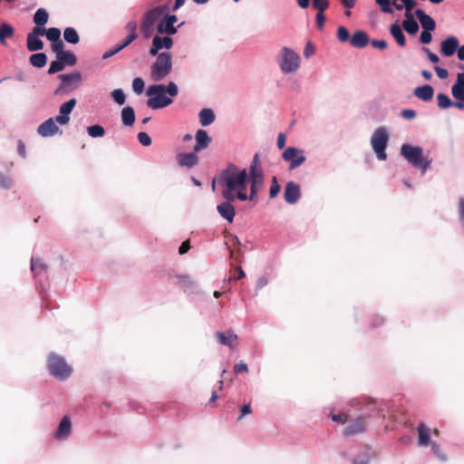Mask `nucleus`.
<instances>
[{
  "label": "nucleus",
  "mask_w": 464,
  "mask_h": 464,
  "mask_svg": "<svg viewBox=\"0 0 464 464\" xmlns=\"http://www.w3.org/2000/svg\"><path fill=\"white\" fill-rule=\"evenodd\" d=\"M196 144L193 147L195 152L207 149L211 143V138L205 130H198L195 135Z\"/></svg>",
  "instance_id": "obj_20"
},
{
  "label": "nucleus",
  "mask_w": 464,
  "mask_h": 464,
  "mask_svg": "<svg viewBox=\"0 0 464 464\" xmlns=\"http://www.w3.org/2000/svg\"><path fill=\"white\" fill-rule=\"evenodd\" d=\"M160 15L155 7L148 10L142 17L143 22L155 25V24L160 19Z\"/></svg>",
  "instance_id": "obj_37"
},
{
  "label": "nucleus",
  "mask_w": 464,
  "mask_h": 464,
  "mask_svg": "<svg viewBox=\"0 0 464 464\" xmlns=\"http://www.w3.org/2000/svg\"><path fill=\"white\" fill-rule=\"evenodd\" d=\"M279 65L285 73L295 72L300 66V56L288 47H283Z\"/></svg>",
  "instance_id": "obj_10"
},
{
  "label": "nucleus",
  "mask_w": 464,
  "mask_h": 464,
  "mask_svg": "<svg viewBox=\"0 0 464 464\" xmlns=\"http://www.w3.org/2000/svg\"><path fill=\"white\" fill-rule=\"evenodd\" d=\"M236 200L237 199H224L223 202L217 206L218 213L228 223H232L236 216V209L232 205V203Z\"/></svg>",
  "instance_id": "obj_15"
},
{
  "label": "nucleus",
  "mask_w": 464,
  "mask_h": 464,
  "mask_svg": "<svg viewBox=\"0 0 464 464\" xmlns=\"http://www.w3.org/2000/svg\"><path fill=\"white\" fill-rule=\"evenodd\" d=\"M72 423L68 416H64L55 432V438L58 440H66L71 434Z\"/></svg>",
  "instance_id": "obj_22"
},
{
  "label": "nucleus",
  "mask_w": 464,
  "mask_h": 464,
  "mask_svg": "<svg viewBox=\"0 0 464 464\" xmlns=\"http://www.w3.org/2000/svg\"><path fill=\"white\" fill-rule=\"evenodd\" d=\"M415 15L419 19L421 27L426 31H434L436 28V23L434 19L427 14L422 9H416Z\"/></svg>",
  "instance_id": "obj_21"
},
{
  "label": "nucleus",
  "mask_w": 464,
  "mask_h": 464,
  "mask_svg": "<svg viewBox=\"0 0 464 464\" xmlns=\"http://www.w3.org/2000/svg\"><path fill=\"white\" fill-rule=\"evenodd\" d=\"M422 51L427 54L428 59H429L431 63H438V62L440 61L439 56H438L436 53H432V52L430 50V48H428V47H422Z\"/></svg>",
  "instance_id": "obj_58"
},
{
  "label": "nucleus",
  "mask_w": 464,
  "mask_h": 464,
  "mask_svg": "<svg viewBox=\"0 0 464 464\" xmlns=\"http://www.w3.org/2000/svg\"><path fill=\"white\" fill-rule=\"evenodd\" d=\"M391 34L393 36V38L396 40L397 44L400 46H405L406 44V38L402 32L401 27L397 24L394 23L391 25L390 29Z\"/></svg>",
  "instance_id": "obj_30"
},
{
  "label": "nucleus",
  "mask_w": 464,
  "mask_h": 464,
  "mask_svg": "<svg viewBox=\"0 0 464 464\" xmlns=\"http://www.w3.org/2000/svg\"><path fill=\"white\" fill-rule=\"evenodd\" d=\"M172 70L171 54L168 52L160 53L156 61L151 65L150 78L154 82H160L167 77Z\"/></svg>",
  "instance_id": "obj_6"
},
{
  "label": "nucleus",
  "mask_w": 464,
  "mask_h": 464,
  "mask_svg": "<svg viewBox=\"0 0 464 464\" xmlns=\"http://www.w3.org/2000/svg\"><path fill=\"white\" fill-rule=\"evenodd\" d=\"M216 336L220 344L232 348L233 343L237 339V335L233 331H227V334L223 332H217Z\"/></svg>",
  "instance_id": "obj_25"
},
{
  "label": "nucleus",
  "mask_w": 464,
  "mask_h": 464,
  "mask_svg": "<svg viewBox=\"0 0 464 464\" xmlns=\"http://www.w3.org/2000/svg\"><path fill=\"white\" fill-rule=\"evenodd\" d=\"M422 152V148L419 146L403 144L401 148V156L413 167L420 169L423 174L430 168L431 160L424 158Z\"/></svg>",
  "instance_id": "obj_5"
},
{
  "label": "nucleus",
  "mask_w": 464,
  "mask_h": 464,
  "mask_svg": "<svg viewBox=\"0 0 464 464\" xmlns=\"http://www.w3.org/2000/svg\"><path fill=\"white\" fill-rule=\"evenodd\" d=\"M376 3L380 5L383 13L392 14L393 12L389 0H376Z\"/></svg>",
  "instance_id": "obj_54"
},
{
  "label": "nucleus",
  "mask_w": 464,
  "mask_h": 464,
  "mask_svg": "<svg viewBox=\"0 0 464 464\" xmlns=\"http://www.w3.org/2000/svg\"><path fill=\"white\" fill-rule=\"evenodd\" d=\"M131 44L130 37H126L121 43L118 44L116 46H114L112 49L105 52L102 54V59L106 60L113 56L114 54L118 53L121 50H123L125 47L130 45Z\"/></svg>",
  "instance_id": "obj_32"
},
{
  "label": "nucleus",
  "mask_w": 464,
  "mask_h": 464,
  "mask_svg": "<svg viewBox=\"0 0 464 464\" xmlns=\"http://www.w3.org/2000/svg\"><path fill=\"white\" fill-rule=\"evenodd\" d=\"M30 63L36 68H43L47 63V56L44 53H34L29 58Z\"/></svg>",
  "instance_id": "obj_33"
},
{
  "label": "nucleus",
  "mask_w": 464,
  "mask_h": 464,
  "mask_svg": "<svg viewBox=\"0 0 464 464\" xmlns=\"http://www.w3.org/2000/svg\"><path fill=\"white\" fill-rule=\"evenodd\" d=\"M199 122L203 127L212 124L215 121V113L212 109L204 108L199 111L198 114Z\"/></svg>",
  "instance_id": "obj_29"
},
{
  "label": "nucleus",
  "mask_w": 464,
  "mask_h": 464,
  "mask_svg": "<svg viewBox=\"0 0 464 464\" xmlns=\"http://www.w3.org/2000/svg\"><path fill=\"white\" fill-rule=\"evenodd\" d=\"M48 369L53 376L58 380L67 379L72 372L63 357L51 353L48 359Z\"/></svg>",
  "instance_id": "obj_9"
},
{
  "label": "nucleus",
  "mask_w": 464,
  "mask_h": 464,
  "mask_svg": "<svg viewBox=\"0 0 464 464\" xmlns=\"http://www.w3.org/2000/svg\"><path fill=\"white\" fill-rule=\"evenodd\" d=\"M178 21L176 14H166L164 17L159 22L157 31L160 34L173 35L177 34L178 29L180 28L185 23L182 22L177 26L175 24Z\"/></svg>",
  "instance_id": "obj_11"
},
{
  "label": "nucleus",
  "mask_w": 464,
  "mask_h": 464,
  "mask_svg": "<svg viewBox=\"0 0 464 464\" xmlns=\"http://www.w3.org/2000/svg\"><path fill=\"white\" fill-rule=\"evenodd\" d=\"M337 38L340 42L345 43L351 39L349 31L344 26H339L337 30Z\"/></svg>",
  "instance_id": "obj_49"
},
{
  "label": "nucleus",
  "mask_w": 464,
  "mask_h": 464,
  "mask_svg": "<svg viewBox=\"0 0 464 464\" xmlns=\"http://www.w3.org/2000/svg\"><path fill=\"white\" fill-rule=\"evenodd\" d=\"M265 180L263 168L260 166L258 154H255L248 169V182L250 183V193H246L247 200H254Z\"/></svg>",
  "instance_id": "obj_4"
},
{
  "label": "nucleus",
  "mask_w": 464,
  "mask_h": 464,
  "mask_svg": "<svg viewBox=\"0 0 464 464\" xmlns=\"http://www.w3.org/2000/svg\"><path fill=\"white\" fill-rule=\"evenodd\" d=\"M63 68H64V65H63V62L60 59L56 58V61H53L50 63V66H49V69H48V73L49 74H54V73H56L58 72L63 71Z\"/></svg>",
  "instance_id": "obj_47"
},
{
  "label": "nucleus",
  "mask_w": 464,
  "mask_h": 464,
  "mask_svg": "<svg viewBox=\"0 0 464 464\" xmlns=\"http://www.w3.org/2000/svg\"><path fill=\"white\" fill-rule=\"evenodd\" d=\"M401 115L406 120H412L416 117V111L412 109H404L401 111Z\"/></svg>",
  "instance_id": "obj_62"
},
{
  "label": "nucleus",
  "mask_w": 464,
  "mask_h": 464,
  "mask_svg": "<svg viewBox=\"0 0 464 464\" xmlns=\"http://www.w3.org/2000/svg\"><path fill=\"white\" fill-rule=\"evenodd\" d=\"M153 42L157 44L159 48L161 50L163 48L165 49H170L173 45V40L170 37V35H166L163 37H160V35H155L153 37Z\"/></svg>",
  "instance_id": "obj_34"
},
{
  "label": "nucleus",
  "mask_w": 464,
  "mask_h": 464,
  "mask_svg": "<svg viewBox=\"0 0 464 464\" xmlns=\"http://www.w3.org/2000/svg\"><path fill=\"white\" fill-rule=\"evenodd\" d=\"M198 152L192 150L191 152L186 153L181 152L177 156L178 163L181 167H187L188 169L193 168L198 163Z\"/></svg>",
  "instance_id": "obj_19"
},
{
  "label": "nucleus",
  "mask_w": 464,
  "mask_h": 464,
  "mask_svg": "<svg viewBox=\"0 0 464 464\" xmlns=\"http://www.w3.org/2000/svg\"><path fill=\"white\" fill-rule=\"evenodd\" d=\"M350 43L355 48H363L369 44V36L364 31L358 30L352 35Z\"/></svg>",
  "instance_id": "obj_24"
},
{
  "label": "nucleus",
  "mask_w": 464,
  "mask_h": 464,
  "mask_svg": "<svg viewBox=\"0 0 464 464\" xmlns=\"http://www.w3.org/2000/svg\"><path fill=\"white\" fill-rule=\"evenodd\" d=\"M48 13L44 8H39L34 15V22L37 25L36 27H41L44 25L48 21Z\"/></svg>",
  "instance_id": "obj_35"
},
{
  "label": "nucleus",
  "mask_w": 464,
  "mask_h": 464,
  "mask_svg": "<svg viewBox=\"0 0 464 464\" xmlns=\"http://www.w3.org/2000/svg\"><path fill=\"white\" fill-rule=\"evenodd\" d=\"M44 34L46 35V38L52 43H55L61 40V31L56 27L45 29Z\"/></svg>",
  "instance_id": "obj_43"
},
{
  "label": "nucleus",
  "mask_w": 464,
  "mask_h": 464,
  "mask_svg": "<svg viewBox=\"0 0 464 464\" xmlns=\"http://www.w3.org/2000/svg\"><path fill=\"white\" fill-rule=\"evenodd\" d=\"M45 29L43 27H34L31 33L27 34V49L30 52L40 51L44 48V43L40 39V35H44Z\"/></svg>",
  "instance_id": "obj_13"
},
{
  "label": "nucleus",
  "mask_w": 464,
  "mask_h": 464,
  "mask_svg": "<svg viewBox=\"0 0 464 464\" xmlns=\"http://www.w3.org/2000/svg\"><path fill=\"white\" fill-rule=\"evenodd\" d=\"M459 42L456 36H449L440 44V53L445 57L452 56L459 48Z\"/></svg>",
  "instance_id": "obj_18"
},
{
  "label": "nucleus",
  "mask_w": 464,
  "mask_h": 464,
  "mask_svg": "<svg viewBox=\"0 0 464 464\" xmlns=\"http://www.w3.org/2000/svg\"><path fill=\"white\" fill-rule=\"evenodd\" d=\"M154 26L155 25H153V24H150L141 21L140 30H141V33H142L144 38L150 37V35L152 34V33L154 31Z\"/></svg>",
  "instance_id": "obj_50"
},
{
  "label": "nucleus",
  "mask_w": 464,
  "mask_h": 464,
  "mask_svg": "<svg viewBox=\"0 0 464 464\" xmlns=\"http://www.w3.org/2000/svg\"><path fill=\"white\" fill-rule=\"evenodd\" d=\"M60 130L59 127L56 125V121L53 118H49L41 123L37 128V133L41 137H52L58 133Z\"/></svg>",
  "instance_id": "obj_17"
},
{
  "label": "nucleus",
  "mask_w": 464,
  "mask_h": 464,
  "mask_svg": "<svg viewBox=\"0 0 464 464\" xmlns=\"http://www.w3.org/2000/svg\"><path fill=\"white\" fill-rule=\"evenodd\" d=\"M418 443L420 446H427L430 444V429L426 427L423 423L419 424L418 426Z\"/></svg>",
  "instance_id": "obj_27"
},
{
  "label": "nucleus",
  "mask_w": 464,
  "mask_h": 464,
  "mask_svg": "<svg viewBox=\"0 0 464 464\" xmlns=\"http://www.w3.org/2000/svg\"><path fill=\"white\" fill-rule=\"evenodd\" d=\"M313 7L318 12H324L329 7L328 0H313Z\"/></svg>",
  "instance_id": "obj_51"
},
{
  "label": "nucleus",
  "mask_w": 464,
  "mask_h": 464,
  "mask_svg": "<svg viewBox=\"0 0 464 464\" xmlns=\"http://www.w3.org/2000/svg\"><path fill=\"white\" fill-rule=\"evenodd\" d=\"M234 372L236 374H239V373H242V372H248V367H247V364L243 362H240L239 363H237L235 366H234Z\"/></svg>",
  "instance_id": "obj_59"
},
{
  "label": "nucleus",
  "mask_w": 464,
  "mask_h": 464,
  "mask_svg": "<svg viewBox=\"0 0 464 464\" xmlns=\"http://www.w3.org/2000/svg\"><path fill=\"white\" fill-rule=\"evenodd\" d=\"M63 42L62 40H59L55 43H52V50L56 53V58L63 53Z\"/></svg>",
  "instance_id": "obj_55"
},
{
  "label": "nucleus",
  "mask_w": 464,
  "mask_h": 464,
  "mask_svg": "<svg viewBox=\"0 0 464 464\" xmlns=\"http://www.w3.org/2000/svg\"><path fill=\"white\" fill-rule=\"evenodd\" d=\"M406 19L402 23L403 29L410 34H415L419 31V24L411 13H405Z\"/></svg>",
  "instance_id": "obj_28"
},
{
  "label": "nucleus",
  "mask_w": 464,
  "mask_h": 464,
  "mask_svg": "<svg viewBox=\"0 0 464 464\" xmlns=\"http://www.w3.org/2000/svg\"><path fill=\"white\" fill-rule=\"evenodd\" d=\"M14 34V27L7 24L2 23L0 24V44L2 45H6V39L11 38Z\"/></svg>",
  "instance_id": "obj_31"
},
{
  "label": "nucleus",
  "mask_w": 464,
  "mask_h": 464,
  "mask_svg": "<svg viewBox=\"0 0 464 464\" xmlns=\"http://www.w3.org/2000/svg\"><path fill=\"white\" fill-rule=\"evenodd\" d=\"M331 419L335 422L345 423L348 420V415L345 413L332 414Z\"/></svg>",
  "instance_id": "obj_60"
},
{
  "label": "nucleus",
  "mask_w": 464,
  "mask_h": 464,
  "mask_svg": "<svg viewBox=\"0 0 464 464\" xmlns=\"http://www.w3.org/2000/svg\"><path fill=\"white\" fill-rule=\"evenodd\" d=\"M121 122L124 126L130 127L135 122V111L130 106H126L121 112Z\"/></svg>",
  "instance_id": "obj_26"
},
{
  "label": "nucleus",
  "mask_w": 464,
  "mask_h": 464,
  "mask_svg": "<svg viewBox=\"0 0 464 464\" xmlns=\"http://www.w3.org/2000/svg\"><path fill=\"white\" fill-rule=\"evenodd\" d=\"M388 141L389 133L387 129L384 127L377 128L372 136L371 144L379 160H385L387 159L385 150L387 148Z\"/></svg>",
  "instance_id": "obj_7"
},
{
  "label": "nucleus",
  "mask_w": 464,
  "mask_h": 464,
  "mask_svg": "<svg viewBox=\"0 0 464 464\" xmlns=\"http://www.w3.org/2000/svg\"><path fill=\"white\" fill-rule=\"evenodd\" d=\"M47 266L44 263L41 261L38 257L31 258V270L32 272L37 276L39 272L44 271L46 272Z\"/></svg>",
  "instance_id": "obj_40"
},
{
  "label": "nucleus",
  "mask_w": 464,
  "mask_h": 464,
  "mask_svg": "<svg viewBox=\"0 0 464 464\" xmlns=\"http://www.w3.org/2000/svg\"><path fill=\"white\" fill-rule=\"evenodd\" d=\"M370 459V448L362 447L360 454L353 459V464H368Z\"/></svg>",
  "instance_id": "obj_39"
},
{
  "label": "nucleus",
  "mask_w": 464,
  "mask_h": 464,
  "mask_svg": "<svg viewBox=\"0 0 464 464\" xmlns=\"http://www.w3.org/2000/svg\"><path fill=\"white\" fill-rule=\"evenodd\" d=\"M451 94L456 100L464 101V89L459 88L458 85H452Z\"/></svg>",
  "instance_id": "obj_52"
},
{
  "label": "nucleus",
  "mask_w": 464,
  "mask_h": 464,
  "mask_svg": "<svg viewBox=\"0 0 464 464\" xmlns=\"http://www.w3.org/2000/svg\"><path fill=\"white\" fill-rule=\"evenodd\" d=\"M284 198L288 204H295L301 198L300 185L294 181L287 182L285 188Z\"/></svg>",
  "instance_id": "obj_16"
},
{
  "label": "nucleus",
  "mask_w": 464,
  "mask_h": 464,
  "mask_svg": "<svg viewBox=\"0 0 464 464\" xmlns=\"http://www.w3.org/2000/svg\"><path fill=\"white\" fill-rule=\"evenodd\" d=\"M413 93L420 100L429 102L433 98L434 89L431 85L425 84L415 88Z\"/></svg>",
  "instance_id": "obj_23"
},
{
  "label": "nucleus",
  "mask_w": 464,
  "mask_h": 464,
  "mask_svg": "<svg viewBox=\"0 0 464 464\" xmlns=\"http://www.w3.org/2000/svg\"><path fill=\"white\" fill-rule=\"evenodd\" d=\"M57 59H60L63 65L73 66L77 63L76 55L73 53L64 51Z\"/></svg>",
  "instance_id": "obj_38"
},
{
  "label": "nucleus",
  "mask_w": 464,
  "mask_h": 464,
  "mask_svg": "<svg viewBox=\"0 0 464 464\" xmlns=\"http://www.w3.org/2000/svg\"><path fill=\"white\" fill-rule=\"evenodd\" d=\"M350 406L356 408L360 415L344 429L343 435L346 437L362 433L365 430L366 420L378 410L377 401L368 399H353L351 401Z\"/></svg>",
  "instance_id": "obj_2"
},
{
  "label": "nucleus",
  "mask_w": 464,
  "mask_h": 464,
  "mask_svg": "<svg viewBox=\"0 0 464 464\" xmlns=\"http://www.w3.org/2000/svg\"><path fill=\"white\" fill-rule=\"evenodd\" d=\"M315 20H316V25H317L318 29L322 30L324 26V20H325L324 12H318L316 14Z\"/></svg>",
  "instance_id": "obj_63"
},
{
  "label": "nucleus",
  "mask_w": 464,
  "mask_h": 464,
  "mask_svg": "<svg viewBox=\"0 0 464 464\" xmlns=\"http://www.w3.org/2000/svg\"><path fill=\"white\" fill-rule=\"evenodd\" d=\"M459 216L461 222L464 223V198L459 200Z\"/></svg>",
  "instance_id": "obj_64"
},
{
  "label": "nucleus",
  "mask_w": 464,
  "mask_h": 464,
  "mask_svg": "<svg viewBox=\"0 0 464 464\" xmlns=\"http://www.w3.org/2000/svg\"><path fill=\"white\" fill-rule=\"evenodd\" d=\"M179 93V89L174 82H169L167 85L154 84L147 89V105L150 109L158 110L165 108L173 102V97Z\"/></svg>",
  "instance_id": "obj_3"
},
{
  "label": "nucleus",
  "mask_w": 464,
  "mask_h": 464,
  "mask_svg": "<svg viewBox=\"0 0 464 464\" xmlns=\"http://www.w3.org/2000/svg\"><path fill=\"white\" fill-rule=\"evenodd\" d=\"M12 185V180L9 177L0 172V188H9Z\"/></svg>",
  "instance_id": "obj_57"
},
{
  "label": "nucleus",
  "mask_w": 464,
  "mask_h": 464,
  "mask_svg": "<svg viewBox=\"0 0 464 464\" xmlns=\"http://www.w3.org/2000/svg\"><path fill=\"white\" fill-rule=\"evenodd\" d=\"M63 38L64 40L72 44H76L80 41V37L76 32V30L72 27H67L63 31Z\"/></svg>",
  "instance_id": "obj_36"
},
{
  "label": "nucleus",
  "mask_w": 464,
  "mask_h": 464,
  "mask_svg": "<svg viewBox=\"0 0 464 464\" xmlns=\"http://www.w3.org/2000/svg\"><path fill=\"white\" fill-rule=\"evenodd\" d=\"M87 133L92 138H102L105 134V130L102 126L95 124L87 128Z\"/></svg>",
  "instance_id": "obj_41"
},
{
  "label": "nucleus",
  "mask_w": 464,
  "mask_h": 464,
  "mask_svg": "<svg viewBox=\"0 0 464 464\" xmlns=\"http://www.w3.org/2000/svg\"><path fill=\"white\" fill-rule=\"evenodd\" d=\"M430 32L431 31L422 30V32L420 33V41L422 44H428L431 42L432 35H431Z\"/></svg>",
  "instance_id": "obj_56"
},
{
  "label": "nucleus",
  "mask_w": 464,
  "mask_h": 464,
  "mask_svg": "<svg viewBox=\"0 0 464 464\" xmlns=\"http://www.w3.org/2000/svg\"><path fill=\"white\" fill-rule=\"evenodd\" d=\"M438 106L440 109H448L453 106V102L450 98L445 93H439L437 95Z\"/></svg>",
  "instance_id": "obj_42"
},
{
  "label": "nucleus",
  "mask_w": 464,
  "mask_h": 464,
  "mask_svg": "<svg viewBox=\"0 0 464 464\" xmlns=\"http://www.w3.org/2000/svg\"><path fill=\"white\" fill-rule=\"evenodd\" d=\"M281 186L278 183V180L276 176L272 177V182L269 189V197L271 198H276L280 192Z\"/></svg>",
  "instance_id": "obj_46"
},
{
  "label": "nucleus",
  "mask_w": 464,
  "mask_h": 464,
  "mask_svg": "<svg viewBox=\"0 0 464 464\" xmlns=\"http://www.w3.org/2000/svg\"><path fill=\"white\" fill-rule=\"evenodd\" d=\"M284 160L290 163L289 169L301 166L306 160L304 151L295 147H288L282 154Z\"/></svg>",
  "instance_id": "obj_12"
},
{
  "label": "nucleus",
  "mask_w": 464,
  "mask_h": 464,
  "mask_svg": "<svg viewBox=\"0 0 464 464\" xmlns=\"http://www.w3.org/2000/svg\"><path fill=\"white\" fill-rule=\"evenodd\" d=\"M137 137H138L139 142L143 146H146V147L150 146L152 142L151 138L146 132H143V131L139 132Z\"/></svg>",
  "instance_id": "obj_53"
},
{
  "label": "nucleus",
  "mask_w": 464,
  "mask_h": 464,
  "mask_svg": "<svg viewBox=\"0 0 464 464\" xmlns=\"http://www.w3.org/2000/svg\"><path fill=\"white\" fill-rule=\"evenodd\" d=\"M77 101L72 98L63 102L59 108V114L55 117V121L60 125H66L70 121V114L74 109Z\"/></svg>",
  "instance_id": "obj_14"
},
{
  "label": "nucleus",
  "mask_w": 464,
  "mask_h": 464,
  "mask_svg": "<svg viewBox=\"0 0 464 464\" xmlns=\"http://www.w3.org/2000/svg\"><path fill=\"white\" fill-rule=\"evenodd\" d=\"M111 98L118 105H123L126 102V95L122 89H115L111 93Z\"/></svg>",
  "instance_id": "obj_44"
},
{
  "label": "nucleus",
  "mask_w": 464,
  "mask_h": 464,
  "mask_svg": "<svg viewBox=\"0 0 464 464\" xmlns=\"http://www.w3.org/2000/svg\"><path fill=\"white\" fill-rule=\"evenodd\" d=\"M217 182L221 188L224 199L247 200L248 170L246 169H240L236 164L229 163L220 171Z\"/></svg>",
  "instance_id": "obj_1"
},
{
  "label": "nucleus",
  "mask_w": 464,
  "mask_h": 464,
  "mask_svg": "<svg viewBox=\"0 0 464 464\" xmlns=\"http://www.w3.org/2000/svg\"><path fill=\"white\" fill-rule=\"evenodd\" d=\"M125 29L129 32L127 37H130L131 43L138 38L137 23L135 21H130L127 23L125 25Z\"/></svg>",
  "instance_id": "obj_45"
},
{
  "label": "nucleus",
  "mask_w": 464,
  "mask_h": 464,
  "mask_svg": "<svg viewBox=\"0 0 464 464\" xmlns=\"http://www.w3.org/2000/svg\"><path fill=\"white\" fill-rule=\"evenodd\" d=\"M144 81L140 77L134 78L132 82L133 92L137 94H140L144 91Z\"/></svg>",
  "instance_id": "obj_48"
},
{
  "label": "nucleus",
  "mask_w": 464,
  "mask_h": 464,
  "mask_svg": "<svg viewBox=\"0 0 464 464\" xmlns=\"http://www.w3.org/2000/svg\"><path fill=\"white\" fill-rule=\"evenodd\" d=\"M434 70L436 72V74L437 76L440 78V79H446L448 76H449V72L447 69L445 68H442V67H440V66H435L434 67Z\"/></svg>",
  "instance_id": "obj_61"
},
{
  "label": "nucleus",
  "mask_w": 464,
  "mask_h": 464,
  "mask_svg": "<svg viewBox=\"0 0 464 464\" xmlns=\"http://www.w3.org/2000/svg\"><path fill=\"white\" fill-rule=\"evenodd\" d=\"M60 85L55 89L54 95L68 94L76 90L82 84V74L73 72L66 74H60Z\"/></svg>",
  "instance_id": "obj_8"
}]
</instances>
